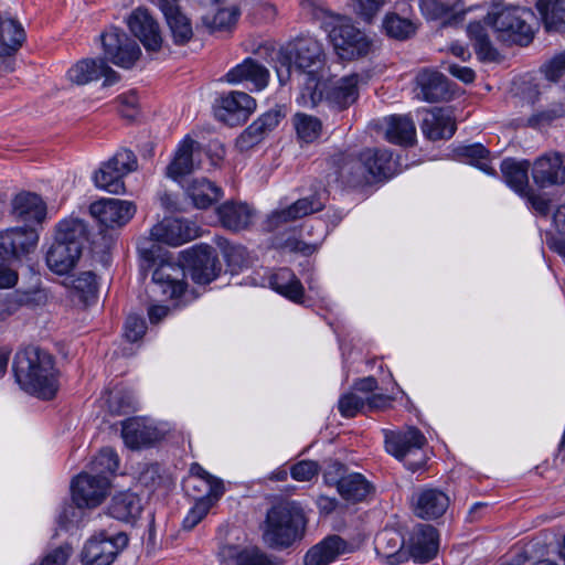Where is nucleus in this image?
Listing matches in <instances>:
<instances>
[{"instance_id": "1", "label": "nucleus", "mask_w": 565, "mask_h": 565, "mask_svg": "<svg viewBox=\"0 0 565 565\" xmlns=\"http://www.w3.org/2000/svg\"><path fill=\"white\" fill-rule=\"evenodd\" d=\"M254 54L230 71H307L318 57V41L299 38L278 50L264 44Z\"/></svg>"}, {"instance_id": "2", "label": "nucleus", "mask_w": 565, "mask_h": 565, "mask_svg": "<svg viewBox=\"0 0 565 565\" xmlns=\"http://www.w3.org/2000/svg\"><path fill=\"white\" fill-rule=\"evenodd\" d=\"M13 372L18 384L25 392L42 399L55 396L58 388L56 370L49 352L32 345L18 351Z\"/></svg>"}, {"instance_id": "3", "label": "nucleus", "mask_w": 565, "mask_h": 565, "mask_svg": "<svg viewBox=\"0 0 565 565\" xmlns=\"http://www.w3.org/2000/svg\"><path fill=\"white\" fill-rule=\"evenodd\" d=\"M86 239L87 227L82 220L60 222L55 241L46 253L49 268L57 275L68 274L79 259Z\"/></svg>"}, {"instance_id": "4", "label": "nucleus", "mask_w": 565, "mask_h": 565, "mask_svg": "<svg viewBox=\"0 0 565 565\" xmlns=\"http://www.w3.org/2000/svg\"><path fill=\"white\" fill-rule=\"evenodd\" d=\"M100 38L106 58H82L74 64L73 71H114L108 62L121 68H131L141 56L138 43L118 29L105 32Z\"/></svg>"}, {"instance_id": "5", "label": "nucleus", "mask_w": 565, "mask_h": 565, "mask_svg": "<svg viewBox=\"0 0 565 565\" xmlns=\"http://www.w3.org/2000/svg\"><path fill=\"white\" fill-rule=\"evenodd\" d=\"M303 527L301 509L294 502H282L267 512L263 539L269 547H288L300 537Z\"/></svg>"}, {"instance_id": "6", "label": "nucleus", "mask_w": 565, "mask_h": 565, "mask_svg": "<svg viewBox=\"0 0 565 565\" xmlns=\"http://www.w3.org/2000/svg\"><path fill=\"white\" fill-rule=\"evenodd\" d=\"M385 449L413 472L422 469L426 463L423 447L426 444L425 436L416 428H407L404 431L383 430Z\"/></svg>"}, {"instance_id": "7", "label": "nucleus", "mask_w": 565, "mask_h": 565, "mask_svg": "<svg viewBox=\"0 0 565 565\" xmlns=\"http://www.w3.org/2000/svg\"><path fill=\"white\" fill-rule=\"evenodd\" d=\"M526 18H531L530 12L521 8H504L493 17L489 15L488 20L499 41L526 46L534 39V30Z\"/></svg>"}, {"instance_id": "8", "label": "nucleus", "mask_w": 565, "mask_h": 565, "mask_svg": "<svg viewBox=\"0 0 565 565\" xmlns=\"http://www.w3.org/2000/svg\"><path fill=\"white\" fill-rule=\"evenodd\" d=\"M329 40L342 61H354L374 52L372 40L349 22L341 21L329 31Z\"/></svg>"}, {"instance_id": "9", "label": "nucleus", "mask_w": 565, "mask_h": 565, "mask_svg": "<svg viewBox=\"0 0 565 565\" xmlns=\"http://www.w3.org/2000/svg\"><path fill=\"white\" fill-rule=\"evenodd\" d=\"M138 167L135 153L128 149L117 151L110 159L103 162L94 173V183L98 189L113 194L125 192L124 178Z\"/></svg>"}, {"instance_id": "10", "label": "nucleus", "mask_w": 565, "mask_h": 565, "mask_svg": "<svg viewBox=\"0 0 565 565\" xmlns=\"http://www.w3.org/2000/svg\"><path fill=\"white\" fill-rule=\"evenodd\" d=\"M127 544L128 536L124 532L100 531L85 543L81 562L83 565H110Z\"/></svg>"}, {"instance_id": "11", "label": "nucleus", "mask_w": 565, "mask_h": 565, "mask_svg": "<svg viewBox=\"0 0 565 565\" xmlns=\"http://www.w3.org/2000/svg\"><path fill=\"white\" fill-rule=\"evenodd\" d=\"M256 100L245 92L231 90L222 94L214 104L215 118L230 127L244 125L256 110Z\"/></svg>"}, {"instance_id": "12", "label": "nucleus", "mask_w": 565, "mask_h": 565, "mask_svg": "<svg viewBox=\"0 0 565 565\" xmlns=\"http://www.w3.org/2000/svg\"><path fill=\"white\" fill-rule=\"evenodd\" d=\"M71 488L77 508H96L108 495L110 483L108 477L82 472L73 479Z\"/></svg>"}, {"instance_id": "13", "label": "nucleus", "mask_w": 565, "mask_h": 565, "mask_svg": "<svg viewBox=\"0 0 565 565\" xmlns=\"http://www.w3.org/2000/svg\"><path fill=\"white\" fill-rule=\"evenodd\" d=\"M182 254L191 278L196 284H210L221 273L222 267L215 250L209 245H196Z\"/></svg>"}, {"instance_id": "14", "label": "nucleus", "mask_w": 565, "mask_h": 565, "mask_svg": "<svg viewBox=\"0 0 565 565\" xmlns=\"http://www.w3.org/2000/svg\"><path fill=\"white\" fill-rule=\"evenodd\" d=\"M151 238L170 246H180L200 236L198 225L189 220L166 217L150 231Z\"/></svg>"}, {"instance_id": "15", "label": "nucleus", "mask_w": 565, "mask_h": 565, "mask_svg": "<svg viewBox=\"0 0 565 565\" xmlns=\"http://www.w3.org/2000/svg\"><path fill=\"white\" fill-rule=\"evenodd\" d=\"M136 212L130 201L102 199L90 204V215L104 227L115 228L126 225Z\"/></svg>"}, {"instance_id": "16", "label": "nucleus", "mask_w": 565, "mask_h": 565, "mask_svg": "<svg viewBox=\"0 0 565 565\" xmlns=\"http://www.w3.org/2000/svg\"><path fill=\"white\" fill-rule=\"evenodd\" d=\"M185 271L178 264L162 263L152 274L151 292L163 299L180 298L185 291Z\"/></svg>"}, {"instance_id": "17", "label": "nucleus", "mask_w": 565, "mask_h": 565, "mask_svg": "<svg viewBox=\"0 0 565 565\" xmlns=\"http://www.w3.org/2000/svg\"><path fill=\"white\" fill-rule=\"evenodd\" d=\"M38 242L36 231L29 226L2 231L0 232V257L3 259H20L33 252Z\"/></svg>"}, {"instance_id": "18", "label": "nucleus", "mask_w": 565, "mask_h": 565, "mask_svg": "<svg viewBox=\"0 0 565 565\" xmlns=\"http://www.w3.org/2000/svg\"><path fill=\"white\" fill-rule=\"evenodd\" d=\"M532 179L540 188L562 185L565 183V154L562 152H547L532 164Z\"/></svg>"}, {"instance_id": "19", "label": "nucleus", "mask_w": 565, "mask_h": 565, "mask_svg": "<svg viewBox=\"0 0 565 565\" xmlns=\"http://www.w3.org/2000/svg\"><path fill=\"white\" fill-rule=\"evenodd\" d=\"M358 76L351 73L345 76L332 75L320 92V99L323 98L330 106L344 109L358 98Z\"/></svg>"}, {"instance_id": "20", "label": "nucleus", "mask_w": 565, "mask_h": 565, "mask_svg": "<svg viewBox=\"0 0 565 565\" xmlns=\"http://www.w3.org/2000/svg\"><path fill=\"white\" fill-rule=\"evenodd\" d=\"M413 93L418 100L437 103L450 99L454 88L443 73H418Z\"/></svg>"}, {"instance_id": "21", "label": "nucleus", "mask_w": 565, "mask_h": 565, "mask_svg": "<svg viewBox=\"0 0 565 565\" xmlns=\"http://www.w3.org/2000/svg\"><path fill=\"white\" fill-rule=\"evenodd\" d=\"M131 33L140 40L147 51H158L162 44L159 25L148 10L138 8L128 19Z\"/></svg>"}, {"instance_id": "22", "label": "nucleus", "mask_w": 565, "mask_h": 565, "mask_svg": "<svg viewBox=\"0 0 565 565\" xmlns=\"http://www.w3.org/2000/svg\"><path fill=\"white\" fill-rule=\"evenodd\" d=\"M420 125L423 134L430 140L449 139L456 131V121L447 108L425 109Z\"/></svg>"}, {"instance_id": "23", "label": "nucleus", "mask_w": 565, "mask_h": 565, "mask_svg": "<svg viewBox=\"0 0 565 565\" xmlns=\"http://www.w3.org/2000/svg\"><path fill=\"white\" fill-rule=\"evenodd\" d=\"M438 551V534L434 526L419 524L414 527L409 539V554L419 563L431 559Z\"/></svg>"}, {"instance_id": "24", "label": "nucleus", "mask_w": 565, "mask_h": 565, "mask_svg": "<svg viewBox=\"0 0 565 565\" xmlns=\"http://www.w3.org/2000/svg\"><path fill=\"white\" fill-rule=\"evenodd\" d=\"M200 153V143L190 136L178 145L174 157L167 167V175L173 180L190 174L195 168V158Z\"/></svg>"}, {"instance_id": "25", "label": "nucleus", "mask_w": 565, "mask_h": 565, "mask_svg": "<svg viewBox=\"0 0 565 565\" xmlns=\"http://www.w3.org/2000/svg\"><path fill=\"white\" fill-rule=\"evenodd\" d=\"M121 437L130 449H140L156 443L160 438V434L145 419L134 417L121 423Z\"/></svg>"}, {"instance_id": "26", "label": "nucleus", "mask_w": 565, "mask_h": 565, "mask_svg": "<svg viewBox=\"0 0 565 565\" xmlns=\"http://www.w3.org/2000/svg\"><path fill=\"white\" fill-rule=\"evenodd\" d=\"M338 162H341L339 171L335 172L334 180L341 181L350 186H364L374 183V174L370 172L362 154L356 158H345L339 156Z\"/></svg>"}, {"instance_id": "27", "label": "nucleus", "mask_w": 565, "mask_h": 565, "mask_svg": "<svg viewBox=\"0 0 565 565\" xmlns=\"http://www.w3.org/2000/svg\"><path fill=\"white\" fill-rule=\"evenodd\" d=\"M449 497L439 489L426 488L415 497L414 512L420 519H437L449 507Z\"/></svg>"}, {"instance_id": "28", "label": "nucleus", "mask_w": 565, "mask_h": 565, "mask_svg": "<svg viewBox=\"0 0 565 565\" xmlns=\"http://www.w3.org/2000/svg\"><path fill=\"white\" fill-rule=\"evenodd\" d=\"M315 212V201L309 198L299 199L295 203L274 210L266 218L265 228L276 231L298 218Z\"/></svg>"}, {"instance_id": "29", "label": "nucleus", "mask_w": 565, "mask_h": 565, "mask_svg": "<svg viewBox=\"0 0 565 565\" xmlns=\"http://www.w3.org/2000/svg\"><path fill=\"white\" fill-rule=\"evenodd\" d=\"M159 8L172 32L174 42L186 43L193 35L192 25L186 15L181 12L178 1L159 0Z\"/></svg>"}, {"instance_id": "30", "label": "nucleus", "mask_w": 565, "mask_h": 565, "mask_svg": "<svg viewBox=\"0 0 565 565\" xmlns=\"http://www.w3.org/2000/svg\"><path fill=\"white\" fill-rule=\"evenodd\" d=\"M12 212L23 222L41 223L46 216V205L38 194L22 192L13 199Z\"/></svg>"}, {"instance_id": "31", "label": "nucleus", "mask_w": 565, "mask_h": 565, "mask_svg": "<svg viewBox=\"0 0 565 565\" xmlns=\"http://www.w3.org/2000/svg\"><path fill=\"white\" fill-rule=\"evenodd\" d=\"M221 224L233 232L246 230L254 217V210L246 203L225 202L217 207Z\"/></svg>"}, {"instance_id": "32", "label": "nucleus", "mask_w": 565, "mask_h": 565, "mask_svg": "<svg viewBox=\"0 0 565 565\" xmlns=\"http://www.w3.org/2000/svg\"><path fill=\"white\" fill-rule=\"evenodd\" d=\"M385 138L388 142L399 146H412L416 138L413 119L406 115H392L384 118Z\"/></svg>"}, {"instance_id": "33", "label": "nucleus", "mask_w": 565, "mask_h": 565, "mask_svg": "<svg viewBox=\"0 0 565 565\" xmlns=\"http://www.w3.org/2000/svg\"><path fill=\"white\" fill-rule=\"evenodd\" d=\"M473 43V49L479 61L483 63L499 64L504 56L491 44L486 28L480 22H471L467 29Z\"/></svg>"}, {"instance_id": "34", "label": "nucleus", "mask_w": 565, "mask_h": 565, "mask_svg": "<svg viewBox=\"0 0 565 565\" xmlns=\"http://www.w3.org/2000/svg\"><path fill=\"white\" fill-rule=\"evenodd\" d=\"M375 550L387 565H397L407 559V553L403 551V540L394 531L380 533L375 540Z\"/></svg>"}, {"instance_id": "35", "label": "nucleus", "mask_w": 565, "mask_h": 565, "mask_svg": "<svg viewBox=\"0 0 565 565\" xmlns=\"http://www.w3.org/2000/svg\"><path fill=\"white\" fill-rule=\"evenodd\" d=\"M142 511L141 499L134 492L124 491L113 497L108 507L109 515L119 521L137 519Z\"/></svg>"}, {"instance_id": "36", "label": "nucleus", "mask_w": 565, "mask_h": 565, "mask_svg": "<svg viewBox=\"0 0 565 565\" xmlns=\"http://www.w3.org/2000/svg\"><path fill=\"white\" fill-rule=\"evenodd\" d=\"M185 193L198 209L211 206L223 195L222 189L205 178L192 180Z\"/></svg>"}, {"instance_id": "37", "label": "nucleus", "mask_w": 565, "mask_h": 565, "mask_svg": "<svg viewBox=\"0 0 565 565\" xmlns=\"http://www.w3.org/2000/svg\"><path fill=\"white\" fill-rule=\"evenodd\" d=\"M535 8L546 31L565 33V0H537Z\"/></svg>"}, {"instance_id": "38", "label": "nucleus", "mask_w": 565, "mask_h": 565, "mask_svg": "<svg viewBox=\"0 0 565 565\" xmlns=\"http://www.w3.org/2000/svg\"><path fill=\"white\" fill-rule=\"evenodd\" d=\"M338 493L348 502L364 501L374 490L372 483L358 472L349 473L339 483Z\"/></svg>"}, {"instance_id": "39", "label": "nucleus", "mask_w": 565, "mask_h": 565, "mask_svg": "<svg viewBox=\"0 0 565 565\" xmlns=\"http://www.w3.org/2000/svg\"><path fill=\"white\" fill-rule=\"evenodd\" d=\"M529 169L530 162L527 160L518 161L509 158L501 163V171L507 184L520 195L530 190Z\"/></svg>"}, {"instance_id": "40", "label": "nucleus", "mask_w": 565, "mask_h": 565, "mask_svg": "<svg viewBox=\"0 0 565 565\" xmlns=\"http://www.w3.org/2000/svg\"><path fill=\"white\" fill-rule=\"evenodd\" d=\"M370 172L374 174V181L386 179L395 173V162L392 152L386 149H365L361 152Z\"/></svg>"}, {"instance_id": "41", "label": "nucleus", "mask_w": 565, "mask_h": 565, "mask_svg": "<svg viewBox=\"0 0 565 565\" xmlns=\"http://www.w3.org/2000/svg\"><path fill=\"white\" fill-rule=\"evenodd\" d=\"M269 285L275 291L296 302L303 296L302 285L288 268H280L271 274Z\"/></svg>"}, {"instance_id": "42", "label": "nucleus", "mask_w": 565, "mask_h": 565, "mask_svg": "<svg viewBox=\"0 0 565 565\" xmlns=\"http://www.w3.org/2000/svg\"><path fill=\"white\" fill-rule=\"evenodd\" d=\"M184 488L194 500L211 499L215 502L224 493V484L220 479L188 477Z\"/></svg>"}, {"instance_id": "43", "label": "nucleus", "mask_w": 565, "mask_h": 565, "mask_svg": "<svg viewBox=\"0 0 565 565\" xmlns=\"http://www.w3.org/2000/svg\"><path fill=\"white\" fill-rule=\"evenodd\" d=\"M25 40L22 25L14 19L0 17V54L10 55L15 52Z\"/></svg>"}, {"instance_id": "44", "label": "nucleus", "mask_w": 565, "mask_h": 565, "mask_svg": "<svg viewBox=\"0 0 565 565\" xmlns=\"http://www.w3.org/2000/svg\"><path fill=\"white\" fill-rule=\"evenodd\" d=\"M227 556L232 559L233 565H281L257 546L231 547L227 551Z\"/></svg>"}, {"instance_id": "45", "label": "nucleus", "mask_w": 565, "mask_h": 565, "mask_svg": "<svg viewBox=\"0 0 565 565\" xmlns=\"http://www.w3.org/2000/svg\"><path fill=\"white\" fill-rule=\"evenodd\" d=\"M352 552L351 545L339 535H329L320 541V565H330L340 555Z\"/></svg>"}, {"instance_id": "46", "label": "nucleus", "mask_w": 565, "mask_h": 565, "mask_svg": "<svg viewBox=\"0 0 565 565\" xmlns=\"http://www.w3.org/2000/svg\"><path fill=\"white\" fill-rule=\"evenodd\" d=\"M383 26L388 36L401 41L409 39L417 30L415 22L396 13L386 14Z\"/></svg>"}, {"instance_id": "47", "label": "nucleus", "mask_w": 565, "mask_h": 565, "mask_svg": "<svg viewBox=\"0 0 565 565\" xmlns=\"http://www.w3.org/2000/svg\"><path fill=\"white\" fill-rule=\"evenodd\" d=\"M292 126L300 143H312L318 139V119L315 116L298 111L292 116Z\"/></svg>"}, {"instance_id": "48", "label": "nucleus", "mask_w": 565, "mask_h": 565, "mask_svg": "<svg viewBox=\"0 0 565 565\" xmlns=\"http://www.w3.org/2000/svg\"><path fill=\"white\" fill-rule=\"evenodd\" d=\"M458 154L468 160L472 166H476L483 172L491 174L493 169L490 166L489 154L490 152L480 143L460 147Z\"/></svg>"}, {"instance_id": "49", "label": "nucleus", "mask_w": 565, "mask_h": 565, "mask_svg": "<svg viewBox=\"0 0 565 565\" xmlns=\"http://www.w3.org/2000/svg\"><path fill=\"white\" fill-rule=\"evenodd\" d=\"M119 465L118 456L111 448L102 449L90 462V473L105 476L114 473Z\"/></svg>"}, {"instance_id": "50", "label": "nucleus", "mask_w": 565, "mask_h": 565, "mask_svg": "<svg viewBox=\"0 0 565 565\" xmlns=\"http://www.w3.org/2000/svg\"><path fill=\"white\" fill-rule=\"evenodd\" d=\"M224 81L231 84L248 82L253 86H246L249 90L264 89L269 82V73H226Z\"/></svg>"}, {"instance_id": "51", "label": "nucleus", "mask_w": 565, "mask_h": 565, "mask_svg": "<svg viewBox=\"0 0 565 565\" xmlns=\"http://www.w3.org/2000/svg\"><path fill=\"white\" fill-rule=\"evenodd\" d=\"M306 76L302 81L299 96L296 98V103L300 107L312 108L316 106V92L318 89V73H305Z\"/></svg>"}, {"instance_id": "52", "label": "nucleus", "mask_w": 565, "mask_h": 565, "mask_svg": "<svg viewBox=\"0 0 565 565\" xmlns=\"http://www.w3.org/2000/svg\"><path fill=\"white\" fill-rule=\"evenodd\" d=\"M339 411L344 417H354L366 407V396H362L352 391L341 396L339 399Z\"/></svg>"}, {"instance_id": "53", "label": "nucleus", "mask_w": 565, "mask_h": 565, "mask_svg": "<svg viewBox=\"0 0 565 565\" xmlns=\"http://www.w3.org/2000/svg\"><path fill=\"white\" fill-rule=\"evenodd\" d=\"M322 471L323 482L328 487H335L338 489L339 483L342 482L347 473V467L339 460L328 459L323 461V466L320 467Z\"/></svg>"}, {"instance_id": "54", "label": "nucleus", "mask_w": 565, "mask_h": 565, "mask_svg": "<svg viewBox=\"0 0 565 565\" xmlns=\"http://www.w3.org/2000/svg\"><path fill=\"white\" fill-rule=\"evenodd\" d=\"M285 117V107L277 105L259 116L256 120H254V122L257 128H259V130L266 136L268 132L273 131Z\"/></svg>"}, {"instance_id": "55", "label": "nucleus", "mask_w": 565, "mask_h": 565, "mask_svg": "<svg viewBox=\"0 0 565 565\" xmlns=\"http://www.w3.org/2000/svg\"><path fill=\"white\" fill-rule=\"evenodd\" d=\"M213 504L214 502L211 499L195 500L194 505L183 520V527L192 530L206 516Z\"/></svg>"}, {"instance_id": "56", "label": "nucleus", "mask_w": 565, "mask_h": 565, "mask_svg": "<svg viewBox=\"0 0 565 565\" xmlns=\"http://www.w3.org/2000/svg\"><path fill=\"white\" fill-rule=\"evenodd\" d=\"M419 7L422 13L428 20L447 19L450 17V7L439 0H420Z\"/></svg>"}, {"instance_id": "57", "label": "nucleus", "mask_w": 565, "mask_h": 565, "mask_svg": "<svg viewBox=\"0 0 565 565\" xmlns=\"http://www.w3.org/2000/svg\"><path fill=\"white\" fill-rule=\"evenodd\" d=\"M237 21V14L226 8L217 9L211 20L205 18L206 24L214 31L226 30L234 25Z\"/></svg>"}, {"instance_id": "58", "label": "nucleus", "mask_w": 565, "mask_h": 565, "mask_svg": "<svg viewBox=\"0 0 565 565\" xmlns=\"http://www.w3.org/2000/svg\"><path fill=\"white\" fill-rule=\"evenodd\" d=\"M265 135L257 128L253 121L236 139V146L241 151H246L258 145Z\"/></svg>"}, {"instance_id": "59", "label": "nucleus", "mask_w": 565, "mask_h": 565, "mask_svg": "<svg viewBox=\"0 0 565 565\" xmlns=\"http://www.w3.org/2000/svg\"><path fill=\"white\" fill-rule=\"evenodd\" d=\"M146 322L139 316H129L124 328V335L130 342H136L146 333Z\"/></svg>"}, {"instance_id": "60", "label": "nucleus", "mask_w": 565, "mask_h": 565, "mask_svg": "<svg viewBox=\"0 0 565 565\" xmlns=\"http://www.w3.org/2000/svg\"><path fill=\"white\" fill-rule=\"evenodd\" d=\"M72 552L73 548L68 544L55 547L42 557L40 565H65Z\"/></svg>"}, {"instance_id": "61", "label": "nucleus", "mask_w": 565, "mask_h": 565, "mask_svg": "<svg viewBox=\"0 0 565 565\" xmlns=\"http://www.w3.org/2000/svg\"><path fill=\"white\" fill-rule=\"evenodd\" d=\"M318 472V465L312 460H301L290 468V476L296 481H309Z\"/></svg>"}, {"instance_id": "62", "label": "nucleus", "mask_w": 565, "mask_h": 565, "mask_svg": "<svg viewBox=\"0 0 565 565\" xmlns=\"http://www.w3.org/2000/svg\"><path fill=\"white\" fill-rule=\"evenodd\" d=\"M140 482L151 491L160 488L163 483V477L160 475L159 466L151 465L147 467L140 475Z\"/></svg>"}, {"instance_id": "63", "label": "nucleus", "mask_w": 565, "mask_h": 565, "mask_svg": "<svg viewBox=\"0 0 565 565\" xmlns=\"http://www.w3.org/2000/svg\"><path fill=\"white\" fill-rule=\"evenodd\" d=\"M120 103V113L128 119H134L138 114V97L135 92L122 94L118 97Z\"/></svg>"}, {"instance_id": "64", "label": "nucleus", "mask_w": 565, "mask_h": 565, "mask_svg": "<svg viewBox=\"0 0 565 565\" xmlns=\"http://www.w3.org/2000/svg\"><path fill=\"white\" fill-rule=\"evenodd\" d=\"M383 6V0H356V13L365 21H371Z\"/></svg>"}]
</instances>
